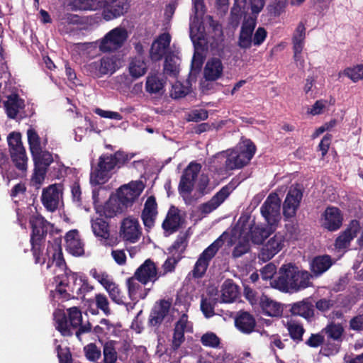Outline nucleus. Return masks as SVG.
<instances>
[{
    "label": "nucleus",
    "instance_id": "1",
    "mask_svg": "<svg viewBox=\"0 0 363 363\" xmlns=\"http://www.w3.org/2000/svg\"><path fill=\"white\" fill-rule=\"evenodd\" d=\"M133 157V154H128L121 150L113 154H102L99 157L97 164L92 168L91 177L94 178L97 184H104Z\"/></svg>",
    "mask_w": 363,
    "mask_h": 363
},
{
    "label": "nucleus",
    "instance_id": "2",
    "mask_svg": "<svg viewBox=\"0 0 363 363\" xmlns=\"http://www.w3.org/2000/svg\"><path fill=\"white\" fill-rule=\"evenodd\" d=\"M54 320L56 330L64 337H71L72 328L77 329L82 323V311L77 306H72L67 309V314L55 313Z\"/></svg>",
    "mask_w": 363,
    "mask_h": 363
},
{
    "label": "nucleus",
    "instance_id": "3",
    "mask_svg": "<svg viewBox=\"0 0 363 363\" xmlns=\"http://www.w3.org/2000/svg\"><path fill=\"white\" fill-rule=\"evenodd\" d=\"M257 150L256 145L250 139L243 142V145L233 150L227 156L225 162L228 170L241 169L246 166L254 157Z\"/></svg>",
    "mask_w": 363,
    "mask_h": 363
},
{
    "label": "nucleus",
    "instance_id": "4",
    "mask_svg": "<svg viewBox=\"0 0 363 363\" xmlns=\"http://www.w3.org/2000/svg\"><path fill=\"white\" fill-rule=\"evenodd\" d=\"M201 169V165L196 162H191L184 169L178 186V191L187 205H191L193 198L190 196L194 186L195 180Z\"/></svg>",
    "mask_w": 363,
    "mask_h": 363
},
{
    "label": "nucleus",
    "instance_id": "5",
    "mask_svg": "<svg viewBox=\"0 0 363 363\" xmlns=\"http://www.w3.org/2000/svg\"><path fill=\"white\" fill-rule=\"evenodd\" d=\"M225 234V233H223L199 255L191 271V275L194 278L199 279L204 276L209 266L210 262L224 244L223 237Z\"/></svg>",
    "mask_w": 363,
    "mask_h": 363
},
{
    "label": "nucleus",
    "instance_id": "6",
    "mask_svg": "<svg viewBox=\"0 0 363 363\" xmlns=\"http://www.w3.org/2000/svg\"><path fill=\"white\" fill-rule=\"evenodd\" d=\"M128 38L125 28L116 27L107 33L101 39L99 49L103 52H114L121 48Z\"/></svg>",
    "mask_w": 363,
    "mask_h": 363
},
{
    "label": "nucleus",
    "instance_id": "7",
    "mask_svg": "<svg viewBox=\"0 0 363 363\" xmlns=\"http://www.w3.org/2000/svg\"><path fill=\"white\" fill-rule=\"evenodd\" d=\"M34 162V172L32 182L35 184H41L45 179L47 170L53 162L52 155L48 151L40 149L31 153Z\"/></svg>",
    "mask_w": 363,
    "mask_h": 363
},
{
    "label": "nucleus",
    "instance_id": "8",
    "mask_svg": "<svg viewBox=\"0 0 363 363\" xmlns=\"http://www.w3.org/2000/svg\"><path fill=\"white\" fill-rule=\"evenodd\" d=\"M281 199L275 193L270 194L260 208L262 216L270 226L277 225L279 222Z\"/></svg>",
    "mask_w": 363,
    "mask_h": 363
},
{
    "label": "nucleus",
    "instance_id": "9",
    "mask_svg": "<svg viewBox=\"0 0 363 363\" xmlns=\"http://www.w3.org/2000/svg\"><path fill=\"white\" fill-rule=\"evenodd\" d=\"M63 185L61 184H53L43 188L41 194V203L44 208L49 212L56 211L62 199Z\"/></svg>",
    "mask_w": 363,
    "mask_h": 363
},
{
    "label": "nucleus",
    "instance_id": "10",
    "mask_svg": "<svg viewBox=\"0 0 363 363\" xmlns=\"http://www.w3.org/2000/svg\"><path fill=\"white\" fill-rule=\"evenodd\" d=\"M343 220L344 216L342 211L332 206L325 209L320 218L321 227L329 232L338 230L342 227Z\"/></svg>",
    "mask_w": 363,
    "mask_h": 363
},
{
    "label": "nucleus",
    "instance_id": "11",
    "mask_svg": "<svg viewBox=\"0 0 363 363\" xmlns=\"http://www.w3.org/2000/svg\"><path fill=\"white\" fill-rule=\"evenodd\" d=\"M303 198V191L298 184L292 185L283 203V215L286 219L294 218Z\"/></svg>",
    "mask_w": 363,
    "mask_h": 363
},
{
    "label": "nucleus",
    "instance_id": "12",
    "mask_svg": "<svg viewBox=\"0 0 363 363\" xmlns=\"http://www.w3.org/2000/svg\"><path fill=\"white\" fill-rule=\"evenodd\" d=\"M120 237L130 243L137 242L141 235V227L137 218L128 217L124 218L120 227Z\"/></svg>",
    "mask_w": 363,
    "mask_h": 363
},
{
    "label": "nucleus",
    "instance_id": "13",
    "mask_svg": "<svg viewBox=\"0 0 363 363\" xmlns=\"http://www.w3.org/2000/svg\"><path fill=\"white\" fill-rule=\"evenodd\" d=\"M91 229L94 235L99 238L102 245L105 246H114L116 239L111 238L109 223L102 216L91 219Z\"/></svg>",
    "mask_w": 363,
    "mask_h": 363
},
{
    "label": "nucleus",
    "instance_id": "14",
    "mask_svg": "<svg viewBox=\"0 0 363 363\" xmlns=\"http://www.w3.org/2000/svg\"><path fill=\"white\" fill-rule=\"evenodd\" d=\"M134 274L135 278H137L138 281L143 285H146L149 282L155 283L161 277L157 267L151 259H145L135 270Z\"/></svg>",
    "mask_w": 363,
    "mask_h": 363
},
{
    "label": "nucleus",
    "instance_id": "15",
    "mask_svg": "<svg viewBox=\"0 0 363 363\" xmlns=\"http://www.w3.org/2000/svg\"><path fill=\"white\" fill-rule=\"evenodd\" d=\"M297 269L291 263L282 265L279 269V276L274 279L275 287L283 291L293 290Z\"/></svg>",
    "mask_w": 363,
    "mask_h": 363
},
{
    "label": "nucleus",
    "instance_id": "16",
    "mask_svg": "<svg viewBox=\"0 0 363 363\" xmlns=\"http://www.w3.org/2000/svg\"><path fill=\"white\" fill-rule=\"evenodd\" d=\"M234 187L229 183L223 186L211 199L207 202L201 203L199 210L202 215H207L217 209L230 195Z\"/></svg>",
    "mask_w": 363,
    "mask_h": 363
},
{
    "label": "nucleus",
    "instance_id": "17",
    "mask_svg": "<svg viewBox=\"0 0 363 363\" xmlns=\"http://www.w3.org/2000/svg\"><path fill=\"white\" fill-rule=\"evenodd\" d=\"M116 61L113 57H103L99 60L90 62L86 66V70L94 77H101L116 72Z\"/></svg>",
    "mask_w": 363,
    "mask_h": 363
},
{
    "label": "nucleus",
    "instance_id": "18",
    "mask_svg": "<svg viewBox=\"0 0 363 363\" xmlns=\"http://www.w3.org/2000/svg\"><path fill=\"white\" fill-rule=\"evenodd\" d=\"M171 306L172 303L169 300L160 299L156 301L150 311L148 325L152 327H159L169 314Z\"/></svg>",
    "mask_w": 363,
    "mask_h": 363
},
{
    "label": "nucleus",
    "instance_id": "19",
    "mask_svg": "<svg viewBox=\"0 0 363 363\" xmlns=\"http://www.w3.org/2000/svg\"><path fill=\"white\" fill-rule=\"evenodd\" d=\"M284 237L280 233L275 234L264 244L259 254V258L263 262L272 259L284 247Z\"/></svg>",
    "mask_w": 363,
    "mask_h": 363
},
{
    "label": "nucleus",
    "instance_id": "20",
    "mask_svg": "<svg viewBox=\"0 0 363 363\" xmlns=\"http://www.w3.org/2000/svg\"><path fill=\"white\" fill-rule=\"evenodd\" d=\"M256 26V17L250 16L243 21L238 40V45L240 48L248 50L252 47V37Z\"/></svg>",
    "mask_w": 363,
    "mask_h": 363
},
{
    "label": "nucleus",
    "instance_id": "21",
    "mask_svg": "<svg viewBox=\"0 0 363 363\" xmlns=\"http://www.w3.org/2000/svg\"><path fill=\"white\" fill-rule=\"evenodd\" d=\"M142 189L136 184L124 185L117 191L116 199L125 211L132 206L135 201L138 198Z\"/></svg>",
    "mask_w": 363,
    "mask_h": 363
},
{
    "label": "nucleus",
    "instance_id": "22",
    "mask_svg": "<svg viewBox=\"0 0 363 363\" xmlns=\"http://www.w3.org/2000/svg\"><path fill=\"white\" fill-rule=\"evenodd\" d=\"M289 306L293 316H300L307 321H311L315 315V306L311 298L294 302Z\"/></svg>",
    "mask_w": 363,
    "mask_h": 363
},
{
    "label": "nucleus",
    "instance_id": "23",
    "mask_svg": "<svg viewBox=\"0 0 363 363\" xmlns=\"http://www.w3.org/2000/svg\"><path fill=\"white\" fill-rule=\"evenodd\" d=\"M361 228L360 223L356 219L350 221L346 229L335 239V246L338 249L347 248L351 241L357 235Z\"/></svg>",
    "mask_w": 363,
    "mask_h": 363
},
{
    "label": "nucleus",
    "instance_id": "24",
    "mask_svg": "<svg viewBox=\"0 0 363 363\" xmlns=\"http://www.w3.org/2000/svg\"><path fill=\"white\" fill-rule=\"evenodd\" d=\"M32 228L30 240L44 242L50 223L41 215L32 216L30 218Z\"/></svg>",
    "mask_w": 363,
    "mask_h": 363
},
{
    "label": "nucleus",
    "instance_id": "25",
    "mask_svg": "<svg viewBox=\"0 0 363 363\" xmlns=\"http://www.w3.org/2000/svg\"><path fill=\"white\" fill-rule=\"evenodd\" d=\"M157 215V204L155 196H149L144 205V208L141 213L145 228L149 231L155 225L156 217Z\"/></svg>",
    "mask_w": 363,
    "mask_h": 363
},
{
    "label": "nucleus",
    "instance_id": "26",
    "mask_svg": "<svg viewBox=\"0 0 363 363\" xmlns=\"http://www.w3.org/2000/svg\"><path fill=\"white\" fill-rule=\"evenodd\" d=\"M235 325L241 333L250 334L255 330L256 320L249 312L240 311L235 318Z\"/></svg>",
    "mask_w": 363,
    "mask_h": 363
},
{
    "label": "nucleus",
    "instance_id": "27",
    "mask_svg": "<svg viewBox=\"0 0 363 363\" xmlns=\"http://www.w3.org/2000/svg\"><path fill=\"white\" fill-rule=\"evenodd\" d=\"M170 42L171 36L168 33L160 34L152 44L150 51L151 58L155 61L160 60L169 47Z\"/></svg>",
    "mask_w": 363,
    "mask_h": 363
},
{
    "label": "nucleus",
    "instance_id": "28",
    "mask_svg": "<svg viewBox=\"0 0 363 363\" xmlns=\"http://www.w3.org/2000/svg\"><path fill=\"white\" fill-rule=\"evenodd\" d=\"M257 309L260 310L264 315L269 317H279L282 314L283 311V308L279 303L272 300L264 294L261 295Z\"/></svg>",
    "mask_w": 363,
    "mask_h": 363
},
{
    "label": "nucleus",
    "instance_id": "29",
    "mask_svg": "<svg viewBox=\"0 0 363 363\" xmlns=\"http://www.w3.org/2000/svg\"><path fill=\"white\" fill-rule=\"evenodd\" d=\"M66 249L74 256L84 255V244L80 239L79 233L77 230H71L65 235Z\"/></svg>",
    "mask_w": 363,
    "mask_h": 363
},
{
    "label": "nucleus",
    "instance_id": "30",
    "mask_svg": "<svg viewBox=\"0 0 363 363\" xmlns=\"http://www.w3.org/2000/svg\"><path fill=\"white\" fill-rule=\"evenodd\" d=\"M103 9V16L110 21L123 15L127 10L126 4L118 0H106Z\"/></svg>",
    "mask_w": 363,
    "mask_h": 363
},
{
    "label": "nucleus",
    "instance_id": "31",
    "mask_svg": "<svg viewBox=\"0 0 363 363\" xmlns=\"http://www.w3.org/2000/svg\"><path fill=\"white\" fill-rule=\"evenodd\" d=\"M61 244L62 238L60 237L55 238L52 241H48L47 247L48 257L57 267H62L65 265Z\"/></svg>",
    "mask_w": 363,
    "mask_h": 363
},
{
    "label": "nucleus",
    "instance_id": "32",
    "mask_svg": "<svg viewBox=\"0 0 363 363\" xmlns=\"http://www.w3.org/2000/svg\"><path fill=\"white\" fill-rule=\"evenodd\" d=\"M223 72V65L221 60L217 57L210 58L203 69V77L206 81H216L221 77Z\"/></svg>",
    "mask_w": 363,
    "mask_h": 363
},
{
    "label": "nucleus",
    "instance_id": "33",
    "mask_svg": "<svg viewBox=\"0 0 363 363\" xmlns=\"http://www.w3.org/2000/svg\"><path fill=\"white\" fill-rule=\"evenodd\" d=\"M187 323L188 315L186 314H182L174 325L172 343V347L174 350L179 349L185 340L184 332L187 326Z\"/></svg>",
    "mask_w": 363,
    "mask_h": 363
},
{
    "label": "nucleus",
    "instance_id": "34",
    "mask_svg": "<svg viewBox=\"0 0 363 363\" xmlns=\"http://www.w3.org/2000/svg\"><path fill=\"white\" fill-rule=\"evenodd\" d=\"M181 226V216L177 208H170L162 223L164 233L172 234L177 232Z\"/></svg>",
    "mask_w": 363,
    "mask_h": 363
},
{
    "label": "nucleus",
    "instance_id": "35",
    "mask_svg": "<svg viewBox=\"0 0 363 363\" xmlns=\"http://www.w3.org/2000/svg\"><path fill=\"white\" fill-rule=\"evenodd\" d=\"M272 227L252 225L247 235L249 239L255 245H262L264 240L273 233L274 230Z\"/></svg>",
    "mask_w": 363,
    "mask_h": 363
},
{
    "label": "nucleus",
    "instance_id": "36",
    "mask_svg": "<svg viewBox=\"0 0 363 363\" xmlns=\"http://www.w3.org/2000/svg\"><path fill=\"white\" fill-rule=\"evenodd\" d=\"M321 330L328 342L331 341L341 342L342 341L344 328L340 323H329Z\"/></svg>",
    "mask_w": 363,
    "mask_h": 363
},
{
    "label": "nucleus",
    "instance_id": "37",
    "mask_svg": "<svg viewBox=\"0 0 363 363\" xmlns=\"http://www.w3.org/2000/svg\"><path fill=\"white\" fill-rule=\"evenodd\" d=\"M166 79L160 77L157 74H152L147 76L145 82V91L150 94L162 95L164 91Z\"/></svg>",
    "mask_w": 363,
    "mask_h": 363
},
{
    "label": "nucleus",
    "instance_id": "38",
    "mask_svg": "<svg viewBox=\"0 0 363 363\" xmlns=\"http://www.w3.org/2000/svg\"><path fill=\"white\" fill-rule=\"evenodd\" d=\"M332 264L333 260L330 255H319L312 259L310 269L315 276H320L329 269Z\"/></svg>",
    "mask_w": 363,
    "mask_h": 363
},
{
    "label": "nucleus",
    "instance_id": "39",
    "mask_svg": "<svg viewBox=\"0 0 363 363\" xmlns=\"http://www.w3.org/2000/svg\"><path fill=\"white\" fill-rule=\"evenodd\" d=\"M106 0H70V6L74 11H96L104 7Z\"/></svg>",
    "mask_w": 363,
    "mask_h": 363
},
{
    "label": "nucleus",
    "instance_id": "40",
    "mask_svg": "<svg viewBox=\"0 0 363 363\" xmlns=\"http://www.w3.org/2000/svg\"><path fill=\"white\" fill-rule=\"evenodd\" d=\"M238 286L232 279L225 280L221 287V302L233 303L238 297Z\"/></svg>",
    "mask_w": 363,
    "mask_h": 363
},
{
    "label": "nucleus",
    "instance_id": "41",
    "mask_svg": "<svg viewBox=\"0 0 363 363\" xmlns=\"http://www.w3.org/2000/svg\"><path fill=\"white\" fill-rule=\"evenodd\" d=\"M126 286L128 296L131 301H137V298L144 299L150 290L145 289L144 294H138V291L142 290V286L138 283L137 278H135V274L127 279Z\"/></svg>",
    "mask_w": 363,
    "mask_h": 363
},
{
    "label": "nucleus",
    "instance_id": "42",
    "mask_svg": "<svg viewBox=\"0 0 363 363\" xmlns=\"http://www.w3.org/2000/svg\"><path fill=\"white\" fill-rule=\"evenodd\" d=\"M125 211V210L122 208L116 198L110 199L105 203L103 207V213H101L100 216H104L106 218H111Z\"/></svg>",
    "mask_w": 363,
    "mask_h": 363
},
{
    "label": "nucleus",
    "instance_id": "43",
    "mask_svg": "<svg viewBox=\"0 0 363 363\" xmlns=\"http://www.w3.org/2000/svg\"><path fill=\"white\" fill-rule=\"evenodd\" d=\"M23 102L16 94H11L8 96L7 101H4V107L9 118H15L18 113L19 108H21Z\"/></svg>",
    "mask_w": 363,
    "mask_h": 363
},
{
    "label": "nucleus",
    "instance_id": "44",
    "mask_svg": "<svg viewBox=\"0 0 363 363\" xmlns=\"http://www.w3.org/2000/svg\"><path fill=\"white\" fill-rule=\"evenodd\" d=\"M117 341L109 340L103 346V363H116L118 354L117 352Z\"/></svg>",
    "mask_w": 363,
    "mask_h": 363
},
{
    "label": "nucleus",
    "instance_id": "45",
    "mask_svg": "<svg viewBox=\"0 0 363 363\" xmlns=\"http://www.w3.org/2000/svg\"><path fill=\"white\" fill-rule=\"evenodd\" d=\"M104 289L108 292L113 302L118 305L125 304V296L123 294L118 284L112 280L107 286H105Z\"/></svg>",
    "mask_w": 363,
    "mask_h": 363
},
{
    "label": "nucleus",
    "instance_id": "46",
    "mask_svg": "<svg viewBox=\"0 0 363 363\" xmlns=\"http://www.w3.org/2000/svg\"><path fill=\"white\" fill-rule=\"evenodd\" d=\"M10 152L11 158L15 167L21 171H26L27 169L28 157L25 148H20L19 150H13Z\"/></svg>",
    "mask_w": 363,
    "mask_h": 363
},
{
    "label": "nucleus",
    "instance_id": "47",
    "mask_svg": "<svg viewBox=\"0 0 363 363\" xmlns=\"http://www.w3.org/2000/svg\"><path fill=\"white\" fill-rule=\"evenodd\" d=\"M67 279H72L74 283V294L78 296H84L85 294L93 290L94 287L91 286L86 281L79 279L77 283V275L76 273H72L67 276Z\"/></svg>",
    "mask_w": 363,
    "mask_h": 363
},
{
    "label": "nucleus",
    "instance_id": "48",
    "mask_svg": "<svg viewBox=\"0 0 363 363\" xmlns=\"http://www.w3.org/2000/svg\"><path fill=\"white\" fill-rule=\"evenodd\" d=\"M339 77L344 75L353 82L356 83L363 79V64H358L352 67H347L342 72H339Z\"/></svg>",
    "mask_w": 363,
    "mask_h": 363
},
{
    "label": "nucleus",
    "instance_id": "49",
    "mask_svg": "<svg viewBox=\"0 0 363 363\" xmlns=\"http://www.w3.org/2000/svg\"><path fill=\"white\" fill-rule=\"evenodd\" d=\"M147 65L140 57L133 58L129 65L130 74L135 79H138L145 74Z\"/></svg>",
    "mask_w": 363,
    "mask_h": 363
},
{
    "label": "nucleus",
    "instance_id": "50",
    "mask_svg": "<svg viewBox=\"0 0 363 363\" xmlns=\"http://www.w3.org/2000/svg\"><path fill=\"white\" fill-rule=\"evenodd\" d=\"M311 277L312 276L308 272L299 271L298 269H297L294 279L295 282L293 283V290L296 291L308 287L311 285L310 280Z\"/></svg>",
    "mask_w": 363,
    "mask_h": 363
},
{
    "label": "nucleus",
    "instance_id": "51",
    "mask_svg": "<svg viewBox=\"0 0 363 363\" xmlns=\"http://www.w3.org/2000/svg\"><path fill=\"white\" fill-rule=\"evenodd\" d=\"M193 12L190 18V26L197 25L203 19L206 12V6L203 0H194L193 3Z\"/></svg>",
    "mask_w": 363,
    "mask_h": 363
},
{
    "label": "nucleus",
    "instance_id": "52",
    "mask_svg": "<svg viewBox=\"0 0 363 363\" xmlns=\"http://www.w3.org/2000/svg\"><path fill=\"white\" fill-rule=\"evenodd\" d=\"M218 303L216 298L202 297L201 300V311L206 318L213 317L216 313L215 307Z\"/></svg>",
    "mask_w": 363,
    "mask_h": 363
},
{
    "label": "nucleus",
    "instance_id": "53",
    "mask_svg": "<svg viewBox=\"0 0 363 363\" xmlns=\"http://www.w3.org/2000/svg\"><path fill=\"white\" fill-rule=\"evenodd\" d=\"M290 337L296 343L303 341V335L305 333L303 326L296 323H289L286 325Z\"/></svg>",
    "mask_w": 363,
    "mask_h": 363
},
{
    "label": "nucleus",
    "instance_id": "54",
    "mask_svg": "<svg viewBox=\"0 0 363 363\" xmlns=\"http://www.w3.org/2000/svg\"><path fill=\"white\" fill-rule=\"evenodd\" d=\"M53 343L55 345V351L59 359V363H72L73 359L69 348L68 347H62V346L58 344V340L57 339L54 340Z\"/></svg>",
    "mask_w": 363,
    "mask_h": 363
},
{
    "label": "nucleus",
    "instance_id": "55",
    "mask_svg": "<svg viewBox=\"0 0 363 363\" xmlns=\"http://www.w3.org/2000/svg\"><path fill=\"white\" fill-rule=\"evenodd\" d=\"M65 287H67L69 291L72 294H74V287L70 286L68 283H66L65 280H62L56 286L55 290V296H57L59 299L69 300L71 298V294L67 292Z\"/></svg>",
    "mask_w": 363,
    "mask_h": 363
},
{
    "label": "nucleus",
    "instance_id": "56",
    "mask_svg": "<svg viewBox=\"0 0 363 363\" xmlns=\"http://www.w3.org/2000/svg\"><path fill=\"white\" fill-rule=\"evenodd\" d=\"M287 3V0H274L267 7L268 13L270 16H279L284 12Z\"/></svg>",
    "mask_w": 363,
    "mask_h": 363
},
{
    "label": "nucleus",
    "instance_id": "57",
    "mask_svg": "<svg viewBox=\"0 0 363 363\" xmlns=\"http://www.w3.org/2000/svg\"><path fill=\"white\" fill-rule=\"evenodd\" d=\"M28 142L30 152L38 151L41 147L40 138L38 133L33 128L27 130Z\"/></svg>",
    "mask_w": 363,
    "mask_h": 363
},
{
    "label": "nucleus",
    "instance_id": "58",
    "mask_svg": "<svg viewBox=\"0 0 363 363\" xmlns=\"http://www.w3.org/2000/svg\"><path fill=\"white\" fill-rule=\"evenodd\" d=\"M201 342L205 347H218L220 343V338L213 332H208L201 337Z\"/></svg>",
    "mask_w": 363,
    "mask_h": 363
},
{
    "label": "nucleus",
    "instance_id": "59",
    "mask_svg": "<svg viewBox=\"0 0 363 363\" xmlns=\"http://www.w3.org/2000/svg\"><path fill=\"white\" fill-rule=\"evenodd\" d=\"M95 303L97 308L102 311L106 315L108 316L111 313L109 308V301L105 294H96L95 295Z\"/></svg>",
    "mask_w": 363,
    "mask_h": 363
},
{
    "label": "nucleus",
    "instance_id": "60",
    "mask_svg": "<svg viewBox=\"0 0 363 363\" xmlns=\"http://www.w3.org/2000/svg\"><path fill=\"white\" fill-rule=\"evenodd\" d=\"M43 242L37 240H30L31 251L33 252V257L35 259V264H43L45 263V259L42 258L43 249L42 245Z\"/></svg>",
    "mask_w": 363,
    "mask_h": 363
},
{
    "label": "nucleus",
    "instance_id": "61",
    "mask_svg": "<svg viewBox=\"0 0 363 363\" xmlns=\"http://www.w3.org/2000/svg\"><path fill=\"white\" fill-rule=\"evenodd\" d=\"M84 352L86 359L91 362L99 359L101 355L100 349L94 343H90L84 347Z\"/></svg>",
    "mask_w": 363,
    "mask_h": 363
},
{
    "label": "nucleus",
    "instance_id": "62",
    "mask_svg": "<svg viewBox=\"0 0 363 363\" xmlns=\"http://www.w3.org/2000/svg\"><path fill=\"white\" fill-rule=\"evenodd\" d=\"M267 30L262 26H259L252 33V46L259 47L265 41L267 37Z\"/></svg>",
    "mask_w": 363,
    "mask_h": 363
},
{
    "label": "nucleus",
    "instance_id": "63",
    "mask_svg": "<svg viewBox=\"0 0 363 363\" xmlns=\"http://www.w3.org/2000/svg\"><path fill=\"white\" fill-rule=\"evenodd\" d=\"M9 151L25 148L21 141V135L20 133L12 132L7 137Z\"/></svg>",
    "mask_w": 363,
    "mask_h": 363
},
{
    "label": "nucleus",
    "instance_id": "64",
    "mask_svg": "<svg viewBox=\"0 0 363 363\" xmlns=\"http://www.w3.org/2000/svg\"><path fill=\"white\" fill-rule=\"evenodd\" d=\"M349 329L357 333L363 331V312L358 313L350 320Z\"/></svg>",
    "mask_w": 363,
    "mask_h": 363
}]
</instances>
